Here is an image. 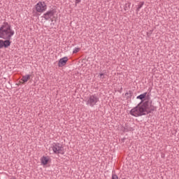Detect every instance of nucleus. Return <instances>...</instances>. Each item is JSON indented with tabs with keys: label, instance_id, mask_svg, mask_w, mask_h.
<instances>
[{
	"label": "nucleus",
	"instance_id": "obj_18",
	"mask_svg": "<svg viewBox=\"0 0 179 179\" xmlns=\"http://www.w3.org/2000/svg\"><path fill=\"white\" fill-rule=\"evenodd\" d=\"M125 129H127V131H134V129H132V127H129V129L125 128Z\"/></svg>",
	"mask_w": 179,
	"mask_h": 179
},
{
	"label": "nucleus",
	"instance_id": "obj_19",
	"mask_svg": "<svg viewBox=\"0 0 179 179\" xmlns=\"http://www.w3.org/2000/svg\"><path fill=\"white\" fill-rule=\"evenodd\" d=\"M11 179H17L16 177H13Z\"/></svg>",
	"mask_w": 179,
	"mask_h": 179
},
{
	"label": "nucleus",
	"instance_id": "obj_8",
	"mask_svg": "<svg viewBox=\"0 0 179 179\" xmlns=\"http://www.w3.org/2000/svg\"><path fill=\"white\" fill-rule=\"evenodd\" d=\"M30 78H31V75L27 74V75L22 76L21 80L22 81V83H26L27 82L29 81Z\"/></svg>",
	"mask_w": 179,
	"mask_h": 179
},
{
	"label": "nucleus",
	"instance_id": "obj_15",
	"mask_svg": "<svg viewBox=\"0 0 179 179\" xmlns=\"http://www.w3.org/2000/svg\"><path fill=\"white\" fill-rule=\"evenodd\" d=\"M112 179H118V176L115 173L112 174Z\"/></svg>",
	"mask_w": 179,
	"mask_h": 179
},
{
	"label": "nucleus",
	"instance_id": "obj_5",
	"mask_svg": "<svg viewBox=\"0 0 179 179\" xmlns=\"http://www.w3.org/2000/svg\"><path fill=\"white\" fill-rule=\"evenodd\" d=\"M35 8L38 13H44L47 10V4L44 1H39L36 4Z\"/></svg>",
	"mask_w": 179,
	"mask_h": 179
},
{
	"label": "nucleus",
	"instance_id": "obj_14",
	"mask_svg": "<svg viewBox=\"0 0 179 179\" xmlns=\"http://www.w3.org/2000/svg\"><path fill=\"white\" fill-rule=\"evenodd\" d=\"M3 47H4V41L0 40V49L3 48Z\"/></svg>",
	"mask_w": 179,
	"mask_h": 179
},
{
	"label": "nucleus",
	"instance_id": "obj_1",
	"mask_svg": "<svg viewBox=\"0 0 179 179\" xmlns=\"http://www.w3.org/2000/svg\"><path fill=\"white\" fill-rule=\"evenodd\" d=\"M155 111V106L152 105V99H145L143 103H140L137 106L130 110L131 115L133 117H142V115H148Z\"/></svg>",
	"mask_w": 179,
	"mask_h": 179
},
{
	"label": "nucleus",
	"instance_id": "obj_13",
	"mask_svg": "<svg viewBox=\"0 0 179 179\" xmlns=\"http://www.w3.org/2000/svg\"><path fill=\"white\" fill-rule=\"evenodd\" d=\"M79 51H80V49L79 48H75L73 51V54H76V52H79Z\"/></svg>",
	"mask_w": 179,
	"mask_h": 179
},
{
	"label": "nucleus",
	"instance_id": "obj_9",
	"mask_svg": "<svg viewBox=\"0 0 179 179\" xmlns=\"http://www.w3.org/2000/svg\"><path fill=\"white\" fill-rule=\"evenodd\" d=\"M41 164H43V166L47 165L48 163V157H44V156L42 157L41 159Z\"/></svg>",
	"mask_w": 179,
	"mask_h": 179
},
{
	"label": "nucleus",
	"instance_id": "obj_2",
	"mask_svg": "<svg viewBox=\"0 0 179 179\" xmlns=\"http://www.w3.org/2000/svg\"><path fill=\"white\" fill-rule=\"evenodd\" d=\"M15 34V31L12 29V26L8 22H4L0 27V38L3 40H10Z\"/></svg>",
	"mask_w": 179,
	"mask_h": 179
},
{
	"label": "nucleus",
	"instance_id": "obj_17",
	"mask_svg": "<svg viewBox=\"0 0 179 179\" xmlns=\"http://www.w3.org/2000/svg\"><path fill=\"white\" fill-rule=\"evenodd\" d=\"M80 2H82V0H76V6L78 3H80Z\"/></svg>",
	"mask_w": 179,
	"mask_h": 179
},
{
	"label": "nucleus",
	"instance_id": "obj_16",
	"mask_svg": "<svg viewBox=\"0 0 179 179\" xmlns=\"http://www.w3.org/2000/svg\"><path fill=\"white\" fill-rule=\"evenodd\" d=\"M99 76H100V79H104V73H100Z\"/></svg>",
	"mask_w": 179,
	"mask_h": 179
},
{
	"label": "nucleus",
	"instance_id": "obj_12",
	"mask_svg": "<svg viewBox=\"0 0 179 179\" xmlns=\"http://www.w3.org/2000/svg\"><path fill=\"white\" fill-rule=\"evenodd\" d=\"M143 5H145V2L143 1L140 2L136 9L137 12H139V10H141V8H142V6H143Z\"/></svg>",
	"mask_w": 179,
	"mask_h": 179
},
{
	"label": "nucleus",
	"instance_id": "obj_11",
	"mask_svg": "<svg viewBox=\"0 0 179 179\" xmlns=\"http://www.w3.org/2000/svg\"><path fill=\"white\" fill-rule=\"evenodd\" d=\"M10 39H6V41H4V48H8L9 47V45H10V41H9Z\"/></svg>",
	"mask_w": 179,
	"mask_h": 179
},
{
	"label": "nucleus",
	"instance_id": "obj_6",
	"mask_svg": "<svg viewBox=\"0 0 179 179\" xmlns=\"http://www.w3.org/2000/svg\"><path fill=\"white\" fill-rule=\"evenodd\" d=\"M56 11L55 10H50L43 14L42 17L45 19V20H50L52 16L55 15Z\"/></svg>",
	"mask_w": 179,
	"mask_h": 179
},
{
	"label": "nucleus",
	"instance_id": "obj_4",
	"mask_svg": "<svg viewBox=\"0 0 179 179\" xmlns=\"http://www.w3.org/2000/svg\"><path fill=\"white\" fill-rule=\"evenodd\" d=\"M51 148L55 155H65V151H64V146H62V144L53 143Z\"/></svg>",
	"mask_w": 179,
	"mask_h": 179
},
{
	"label": "nucleus",
	"instance_id": "obj_3",
	"mask_svg": "<svg viewBox=\"0 0 179 179\" xmlns=\"http://www.w3.org/2000/svg\"><path fill=\"white\" fill-rule=\"evenodd\" d=\"M99 101H100V99L96 94L90 95L85 99L86 105L89 107H94V106H97Z\"/></svg>",
	"mask_w": 179,
	"mask_h": 179
},
{
	"label": "nucleus",
	"instance_id": "obj_7",
	"mask_svg": "<svg viewBox=\"0 0 179 179\" xmlns=\"http://www.w3.org/2000/svg\"><path fill=\"white\" fill-rule=\"evenodd\" d=\"M66 62H68V57H64L63 58H61L59 60L58 66L59 68H62V66H65V65H66Z\"/></svg>",
	"mask_w": 179,
	"mask_h": 179
},
{
	"label": "nucleus",
	"instance_id": "obj_10",
	"mask_svg": "<svg viewBox=\"0 0 179 179\" xmlns=\"http://www.w3.org/2000/svg\"><path fill=\"white\" fill-rule=\"evenodd\" d=\"M147 94H148V92H144L143 94L138 95L136 97V99L138 100H143V99H145L146 97Z\"/></svg>",
	"mask_w": 179,
	"mask_h": 179
}]
</instances>
